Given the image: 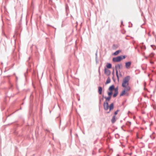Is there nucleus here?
Segmentation results:
<instances>
[{
  "label": "nucleus",
  "mask_w": 156,
  "mask_h": 156,
  "mask_svg": "<svg viewBox=\"0 0 156 156\" xmlns=\"http://www.w3.org/2000/svg\"><path fill=\"white\" fill-rule=\"evenodd\" d=\"M111 111H110V109H109V111L107 112V113H109Z\"/></svg>",
  "instance_id": "473e14b6"
},
{
  "label": "nucleus",
  "mask_w": 156,
  "mask_h": 156,
  "mask_svg": "<svg viewBox=\"0 0 156 156\" xmlns=\"http://www.w3.org/2000/svg\"><path fill=\"white\" fill-rule=\"evenodd\" d=\"M151 47L152 48H153L154 50H155V48H156L155 47V46H154V45H151Z\"/></svg>",
  "instance_id": "a878e982"
},
{
  "label": "nucleus",
  "mask_w": 156,
  "mask_h": 156,
  "mask_svg": "<svg viewBox=\"0 0 156 156\" xmlns=\"http://www.w3.org/2000/svg\"><path fill=\"white\" fill-rule=\"evenodd\" d=\"M29 59H30V57H29Z\"/></svg>",
  "instance_id": "a18cd8bd"
},
{
  "label": "nucleus",
  "mask_w": 156,
  "mask_h": 156,
  "mask_svg": "<svg viewBox=\"0 0 156 156\" xmlns=\"http://www.w3.org/2000/svg\"><path fill=\"white\" fill-rule=\"evenodd\" d=\"M102 88L101 87H98V92L99 94H101L102 93Z\"/></svg>",
  "instance_id": "9d476101"
},
{
  "label": "nucleus",
  "mask_w": 156,
  "mask_h": 156,
  "mask_svg": "<svg viewBox=\"0 0 156 156\" xmlns=\"http://www.w3.org/2000/svg\"><path fill=\"white\" fill-rule=\"evenodd\" d=\"M149 75H150V74H149L148 75V76H149Z\"/></svg>",
  "instance_id": "37998d69"
},
{
  "label": "nucleus",
  "mask_w": 156,
  "mask_h": 156,
  "mask_svg": "<svg viewBox=\"0 0 156 156\" xmlns=\"http://www.w3.org/2000/svg\"><path fill=\"white\" fill-rule=\"evenodd\" d=\"M115 89V86L114 85H112L111 86L108 88V90L110 91L109 92L113 93V90Z\"/></svg>",
  "instance_id": "6e6552de"
},
{
  "label": "nucleus",
  "mask_w": 156,
  "mask_h": 156,
  "mask_svg": "<svg viewBox=\"0 0 156 156\" xmlns=\"http://www.w3.org/2000/svg\"><path fill=\"white\" fill-rule=\"evenodd\" d=\"M98 58V51H97L95 53V58Z\"/></svg>",
  "instance_id": "bb28decb"
},
{
  "label": "nucleus",
  "mask_w": 156,
  "mask_h": 156,
  "mask_svg": "<svg viewBox=\"0 0 156 156\" xmlns=\"http://www.w3.org/2000/svg\"><path fill=\"white\" fill-rule=\"evenodd\" d=\"M131 25H131V27H130L129 26V27H132V24H131Z\"/></svg>",
  "instance_id": "e433bc0d"
},
{
  "label": "nucleus",
  "mask_w": 156,
  "mask_h": 156,
  "mask_svg": "<svg viewBox=\"0 0 156 156\" xmlns=\"http://www.w3.org/2000/svg\"><path fill=\"white\" fill-rule=\"evenodd\" d=\"M114 90H115V92H118V87H116L115 88V89H114Z\"/></svg>",
  "instance_id": "4be33fe9"
},
{
  "label": "nucleus",
  "mask_w": 156,
  "mask_h": 156,
  "mask_svg": "<svg viewBox=\"0 0 156 156\" xmlns=\"http://www.w3.org/2000/svg\"><path fill=\"white\" fill-rule=\"evenodd\" d=\"M104 72L105 74L107 76H109L111 73V71L106 68L105 69Z\"/></svg>",
  "instance_id": "423d86ee"
},
{
  "label": "nucleus",
  "mask_w": 156,
  "mask_h": 156,
  "mask_svg": "<svg viewBox=\"0 0 156 156\" xmlns=\"http://www.w3.org/2000/svg\"><path fill=\"white\" fill-rule=\"evenodd\" d=\"M60 119V126L61 125V119L60 118H59Z\"/></svg>",
  "instance_id": "2f4dec72"
},
{
  "label": "nucleus",
  "mask_w": 156,
  "mask_h": 156,
  "mask_svg": "<svg viewBox=\"0 0 156 156\" xmlns=\"http://www.w3.org/2000/svg\"><path fill=\"white\" fill-rule=\"evenodd\" d=\"M126 94V92L124 90L122 91L121 93L120 94V96L121 97L123 96Z\"/></svg>",
  "instance_id": "f3484780"
},
{
  "label": "nucleus",
  "mask_w": 156,
  "mask_h": 156,
  "mask_svg": "<svg viewBox=\"0 0 156 156\" xmlns=\"http://www.w3.org/2000/svg\"><path fill=\"white\" fill-rule=\"evenodd\" d=\"M144 48L145 49H146V47H145V46H144Z\"/></svg>",
  "instance_id": "ea45409f"
},
{
  "label": "nucleus",
  "mask_w": 156,
  "mask_h": 156,
  "mask_svg": "<svg viewBox=\"0 0 156 156\" xmlns=\"http://www.w3.org/2000/svg\"><path fill=\"white\" fill-rule=\"evenodd\" d=\"M120 76H122V74H121V73H120V74H119Z\"/></svg>",
  "instance_id": "f704fd0d"
},
{
  "label": "nucleus",
  "mask_w": 156,
  "mask_h": 156,
  "mask_svg": "<svg viewBox=\"0 0 156 156\" xmlns=\"http://www.w3.org/2000/svg\"><path fill=\"white\" fill-rule=\"evenodd\" d=\"M119 92H115L114 93L113 95V98H115L117 96V95L118 94Z\"/></svg>",
  "instance_id": "a211bd4d"
},
{
  "label": "nucleus",
  "mask_w": 156,
  "mask_h": 156,
  "mask_svg": "<svg viewBox=\"0 0 156 156\" xmlns=\"http://www.w3.org/2000/svg\"><path fill=\"white\" fill-rule=\"evenodd\" d=\"M154 54L153 53H152L150 54V55L151 57H152L154 56Z\"/></svg>",
  "instance_id": "b1692460"
},
{
  "label": "nucleus",
  "mask_w": 156,
  "mask_h": 156,
  "mask_svg": "<svg viewBox=\"0 0 156 156\" xmlns=\"http://www.w3.org/2000/svg\"><path fill=\"white\" fill-rule=\"evenodd\" d=\"M131 124V122H127L126 123V125H127L129 127H130Z\"/></svg>",
  "instance_id": "aec40b11"
},
{
  "label": "nucleus",
  "mask_w": 156,
  "mask_h": 156,
  "mask_svg": "<svg viewBox=\"0 0 156 156\" xmlns=\"http://www.w3.org/2000/svg\"><path fill=\"white\" fill-rule=\"evenodd\" d=\"M111 82V79L109 77H108L107 79V80L105 83V84H107L109 83H110Z\"/></svg>",
  "instance_id": "dca6fc26"
},
{
  "label": "nucleus",
  "mask_w": 156,
  "mask_h": 156,
  "mask_svg": "<svg viewBox=\"0 0 156 156\" xmlns=\"http://www.w3.org/2000/svg\"><path fill=\"white\" fill-rule=\"evenodd\" d=\"M112 74L113 75V76H114V69H113V71L112 73Z\"/></svg>",
  "instance_id": "cd10ccee"
},
{
  "label": "nucleus",
  "mask_w": 156,
  "mask_h": 156,
  "mask_svg": "<svg viewBox=\"0 0 156 156\" xmlns=\"http://www.w3.org/2000/svg\"><path fill=\"white\" fill-rule=\"evenodd\" d=\"M95 60L96 63H98V61L97 59V58H95Z\"/></svg>",
  "instance_id": "c85d7f7f"
},
{
  "label": "nucleus",
  "mask_w": 156,
  "mask_h": 156,
  "mask_svg": "<svg viewBox=\"0 0 156 156\" xmlns=\"http://www.w3.org/2000/svg\"><path fill=\"white\" fill-rule=\"evenodd\" d=\"M119 111V109H118L117 111H115L114 112V115L115 116L117 114L118 112Z\"/></svg>",
  "instance_id": "412c9836"
},
{
  "label": "nucleus",
  "mask_w": 156,
  "mask_h": 156,
  "mask_svg": "<svg viewBox=\"0 0 156 156\" xmlns=\"http://www.w3.org/2000/svg\"><path fill=\"white\" fill-rule=\"evenodd\" d=\"M112 79H113V80L114 81H115V79H114V76H113V77H112Z\"/></svg>",
  "instance_id": "7c9ffc66"
},
{
  "label": "nucleus",
  "mask_w": 156,
  "mask_h": 156,
  "mask_svg": "<svg viewBox=\"0 0 156 156\" xmlns=\"http://www.w3.org/2000/svg\"><path fill=\"white\" fill-rule=\"evenodd\" d=\"M76 136L77 137H78V136L77 134H76Z\"/></svg>",
  "instance_id": "c9c22d12"
},
{
  "label": "nucleus",
  "mask_w": 156,
  "mask_h": 156,
  "mask_svg": "<svg viewBox=\"0 0 156 156\" xmlns=\"http://www.w3.org/2000/svg\"><path fill=\"white\" fill-rule=\"evenodd\" d=\"M118 67L119 69L122 68V64H118L117 65L115 66V70H116V74L117 76L118 81H119V77L118 76V70L117 69V67Z\"/></svg>",
  "instance_id": "f03ea898"
},
{
  "label": "nucleus",
  "mask_w": 156,
  "mask_h": 156,
  "mask_svg": "<svg viewBox=\"0 0 156 156\" xmlns=\"http://www.w3.org/2000/svg\"><path fill=\"white\" fill-rule=\"evenodd\" d=\"M106 66L108 69H111L112 68V65L110 63H107Z\"/></svg>",
  "instance_id": "4468645a"
},
{
  "label": "nucleus",
  "mask_w": 156,
  "mask_h": 156,
  "mask_svg": "<svg viewBox=\"0 0 156 156\" xmlns=\"http://www.w3.org/2000/svg\"><path fill=\"white\" fill-rule=\"evenodd\" d=\"M35 47H36V48H37V46H35Z\"/></svg>",
  "instance_id": "79ce46f5"
},
{
  "label": "nucleus",
  "mask_w": 156,
  "mask_h": 156,
  "mask_svg": "<svg viewBox=\"0 0 156 156\" xmlns=\"http://www.w3.org/2000/svg\"><path fill=\"white\" fill-rule=\"evenodd\" d=\"M108 101H105L103 104L104 109L105 110H107L109 108V106Z\"/></svg>",
  "instance_id": "39448f33"
},
{
  "label": "nucleus",
  "mask_w": 156,
  "mask_h": 156,
  "mask_svg": "<svg viewBox=\"0 0 156 156\" xmlns=\"http://www.w3.org/2000/svg\"><path fill=\"white\" fill-rule=\"evenodd\" d=\"M131 62L129 61L125 63V66L126 68L129 69V68L130 66L131 65Z\"/></svg>",
  "instance_id": "0eeeda50"
},
{
  "label": "nucleus",
  "mask_w": 156,
  "mask_h": 156,
  "mask_svg": "<svg viewBox=\"0 0 156 156\" xmlns=\"http://www.w3.org/2000/svg\"><path fill=\"white\" fill-rule=\"evenodd\" d=\"M144 70H145V69H144V68H142Z\"/></svg>",
  "instance_id": "58836bf2"
},
{
  "label": "nucleus",
  "mask_w": 156,
  "mask_h": 156,
  "mask_svg": "<svg viewBox=\"0 0 156 156\" xmlns=\"http://www.w3.org/2000/svg\"><path fill=\"white\" fill-rule=\"evenodd\" d=\"M130 78V76H127L124 78L122 83V87H125L126 85H129V82Z\"/></svg>",
  "instance_id": "f257e3e1"
},
{
  "label": "nucleus",
  "mask_w": 156,
  "mask_h": 156,
  "mask_svg": "<svg viewBox=\"0 0 156 156\" xmlns=\"http://www.w3.org/2000/svg\"><path fill=\"white\" fill-rule=\"evenodd\" d=\"M129 155H131L132 154V153H130L129 154Z\"/></svg>",
  "instance_id": "4c0bfd02"
},
{
  "label": "nucleus",
  "mask_w": 156,
  "mask_h": 156,
  "mask_svg": "<svg viewBox=\"0 0 156 156\" xmlns=\"http://www.w3.org/2000/svg\"><path fill=\"white\" fill-rule=\"evenodd\" d=\"M117 135H118V137H119V135L118 134H117H117H115V137H116V136H117Z\"/></svg>",
  "instance_id": "c756f323"
},
{
  "label": "nucleus",
  "mask_w": 156,
  "mask_h": 156,
  "mask_svg": "<svg viewBox=\"0 0 156 156\" xmlns=\"http://www.w3.org/2000/svg\"><path fill=\"white\" fill-rule=\"evenodd\" d=\"M128 86V85H126L125 87H123L125 88L124 90H125L126 92L129 91L130 90V87Z\"/></svg>",
  "instance_id": "1a4fd4ad"
},
{
  "label": "nucleus",
  "mask_w": 156,
  "mask_h": 156,
  "mask_svg": "<svg viewBox=\"0 0 156 156\" xmlns=\"http://www.w3.org/2000/svg\"><path fill=\"white\" fill-rule=\"evenodd\" d=\"M117 47H118V46H117V45H116V44H113V46H112V48L113 49H115L116 48H117Z\"/></svg>",
  "instance_id": "6ab92c4d"
},
{
  "label": "nucleus",
  "mask_w": 156,
  "mask_h": 156,
  "mask_svg": "<svg viewBox=\"0 0 156 156\" xmlns=\"http://www.w3.org/2000/svg\"><path fill=\"white\" fill-rule=\"evenodd\" d=\"M121 52V50H119L117 51H115V52L114 53L113 55H118L120 52Z\"/></svg>",
  "instance_id": "ddd939ff"
},
{
  "label": "nucleus",
  "mask_w": 156,
  "mask_h": 156,
  "mask_svg": "<svg viewBox=\"0 0 156 156\" xmlns=\"http://www.w3.org/2000/svg\"><path fill=\"white\" fill-rule=\"evenodd\" d=\"M107 94H108V97L105 96V101H110V100L111 98L112 95L113 94V93H111V92H108L107 93Z\"/></svg>",
  "instance_id": "20e7f679"
},
{
  "label": "nucleus",
  "mask_w": 156,
  "mask_h": 156,
  "mask_svg": "<svg viewBox=\"0 0 156 156\" xmlns=\"http://www.w3.org/2000/svg\"><path fill=\"white\" fill-rule=\"evenodd\" d=\"M114 104L113 103H112L109 106V109H110V111H111L112 110H113L114 109Z\"/></svg>",
  "instance_id": "9b49d317"
},
{
  "label": "nucleus",
  "mask_w": 156,
  "mask_h": 156,
  "mask_svg": "<svg viewBox=\"0 0 156 156\" xmlns=\"http://www.w3.org/2000/svg\"><path fill=\"white\" fill-rule=\"evenodd\" d=\"M121 23H122V21H121Z\"/></svg>",
  "instance_id": "a19ab883"
},
{
  "label": "nucleus",
  "mask_w": 156,
  "mask_h": 156,
  "mask_svg": "<svg viewBox=\"0 0 156 156\" xmlns=\"http://www.w3.org/2000/svg\"><path fill=\"white\" fill-rule=\"evenodd\" d=\"M111 122L112 123H114L116 121L115 116L114 115L113 116L111 120Z\"/></svg>",
  "instance_id": "2eb2a0df"
},
{
  "label": "nucleus",
  "mask_w": 156,
  "mask_h": 156,
  "mask_svg": "<svg viewBox=\"0 0 156 156\" xmlns=\"http://www.w3.org/2000/svg\"><path fill=\"white\" fill-rule=\"evenodd\" d=\"M120 56H121V58H122V60L123 59L125 58L126 57V55H120Z\"/></svg>",
  "instance_id": "5701e85b"
},
{
  "label": "nucleus",
  "mask_w": 156,
  "mask_h": 156,
  "mask_svg": "<svg viewBox=\"0 0 156 156\" xmlns=\"http://www.w3.org/2000/svg\"><path fill=\"white\" fill-rule=\"evenodd\" d=\"M121 56H119L115 57L113 58H112V61L113 62H119L122 60Z\"/></svg>",
  "instance_id": "7ed1b4c3"
},
{
  "label": "nucleus",
  "mask_w": 156,
  "mask_h": 156,
  "mask_svg": "<svg viewBox=\"0 0 156 156\" xmlns=\"http://www.w3.org/2000/svg\"><path fill=\"white\" fill-rule=\"evenodd\" d=\"M102 97L101 98H100V97H99V104L100 105L101 104L102 101L103 100L104 98L105 97L103 94L102 95Z\"/></svg>",
  "instance_id": "f8f14e48"
},
{
  "label": "nucleus",
  "mask_w": 156,
  "mask_h": 156,
  "mask_svg": "<svg viewBox=\"0 0 156 156\" xmlns=\"http://www.w3.org/2000/svg\"><path fill=\"white\" fill-rule=\"evenodd\" d=\"M21 109V108H20V109Z\"/></svg>",
  "instance_id": "49530a36"
},
{
  "label": "nucleus",
  "mask_w": 156,
  "mask_h": 156,
  "mask_svg": "<svg viewBox=\"0 0 156 156\" xmlns=\"http://www.w3.org/2000/svg\"><path fill=\"white\" fill-rule=\"evenodd\" d=\"M66 10L67 11L68 9H69V6L68 5H66Z\"/></svg>",
  "instance_id": "393cba45"
},
{
  "label": "nucleus",
  "mask_w": 156,
  "mask_h": 156,
  "mask_svg": "<svg viewBox=\"0 0 156 156\" xmlns=\"http://www.w3.org/2000/svg\"><path fill=\"white\" fill-rule=\"evenodd\" d=\"M151 64H153V63H154V62H151Z\"/></svg>",
  "instance_id": "72a5a7b5"
},
{
  "label": "nucleus",
  "mask_w": 156,
  "mask_h": 156,
  "mask_svg": "<svg viewBox=\"0 0 156 156\" xmlns=\"http://www.w3.org/2000/svg\"><path fill=\"white\" fill-rule=\"evenodd\" d=\"M99 73H100V70H99Z\"/></svg>",
  "instance_id": "c03bdc74"
}]
</instances>
